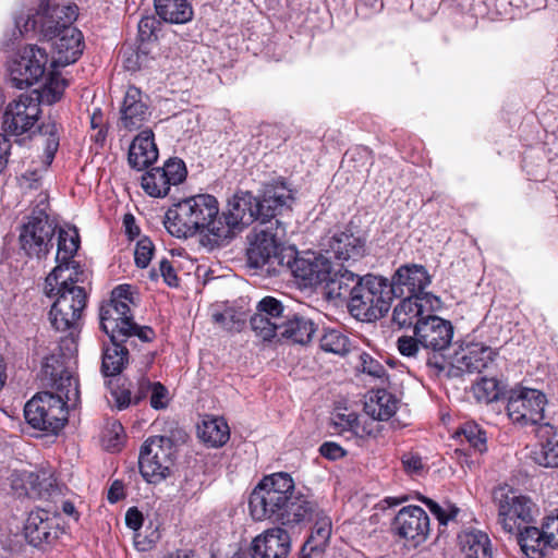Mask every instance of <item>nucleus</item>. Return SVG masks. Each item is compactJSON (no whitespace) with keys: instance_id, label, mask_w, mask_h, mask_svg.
Masks as SVG:
<instances>
[{"instance_id":"774afa93","label":"nucleus","mask_w":558,"mask_h":558,"mask_svg":"<svg viewBox=\"0 0 558 558\" xmlns=\"http://www.w3.org/2000/svg\"><path fill=\"white\" fill-rule=\"evenodd\" d=\"M124 497L123 485L121 482L116 481L112 483L108 492V500L114 504Z\"/></svg>"},{"instance_id":"2eb2a0df","label":"nucleus","mask_w":558,"mask_h":558,"mask_svg":"<svg viewBox=\"0 0 558 558\" xmlns=\"http://www.w3.org/2000/svg\"><path fill=\"white\" fill-rule=\"evenodd\" d=\"M332 263L322 254L307 252L299 256L289 248V257L284 263L283 271L290 272L305 288L325 283L329 278Z\"/></svg>"},{"instance_id":"1a4fd4ad","label":"nucleus","mask_w":558,"mask_h":558,"mask_svg":"<svg viewBox=\"0 0 558 558\" xmlns=\"http://www.w3.org/2000/svg\"><path fill=\"white\" fill-rule=\"evenodd\" d=\"M493 500L498 508V523L506 532L514 534L533 521L534 504L530 498L518 495L512 488H495Z\"/></svg>"},{"instance_id":"bb28decb","label":"nucleus","mask_w":558,"mask_h":558,"mask_svg":"<svg viewBox=\"0 0 558 558\" xmlns=\"http://www.w3.org/2000/svg\"><path fill=\"white\" fill-rule=\"evenodd\" d=\"M397 290V296L403 294L401 287H407L410 295H424V289L430 283V277L421 265H403L398 268L389 282Z\"/></svg>"},{"instance_id":"338daca9","label":"nucleus","mask_w":558,"mask_h":558,"mask_svg":"<svg viewBox=\"0 0 558 558\" xmlns=\"http://www.w3.org/2000/svg\"><path fill=\"white\" fill-rule=\"evenodd\" d=\"M335 425L342 429H354L357 426V416L355 414H337Z\"/></svg>"},{"instance_id":"6e6552de","label":"nucleus","mask_w":558,"mask_h":558,"mask_svg":"<svg viewBox=\"0 0 558 558\" xmlns=\"http://www.w3.org/2000/svg\"><path fill=\"white\" fill-rule=\"evenodd\" d=\"M258 197L247 191L235 193L217 223L219 227L216 232L222 236V244L228 243L244 227L258 221Z\"/></svg>"},{"instance_id":"412c9836","label":"nucleus","mask_w":558,"mask_h":558,"mask_svg":"<svg viewBox=\"0 0 558 558\" xmlns=\"http://www.w3.org/2000/svg\"><path fill=\"white\" fill-rule=\"evenodd\" d=\"M434 303L439 299L433 294L409 295L403 299L393 310L392 320L400 328L414 327L418 319H425L426 315L434 310Z\"/></svg>"},{"instance_id":"680f3d73","label":"nucleus","mask_w":558,"mask_h":558,"mask_svg":"<svg viewBox=\"0 0 558 558\" xmlns=\"http://www.w3.org/2000/svg\"><path fill=\"white\" fill-rule=\"evenodd\" d=\"M319 452L323 457L332 461L344 457L347 453L340 445L333 441L324 442L319 448Z\"/></svg>"},{"instance_id":"f257e3e1","label":"nucleus","mask_w":558,"mask_h":558,"mask_svg":"<svg viewBox=\"0 0 558 558\" xmlns=\"http://www.w3.org/2000/svg\"><path fill=\"white\" fill-rule=\"evenodd\" d=\"M40 376L43 385L56 393L35 395L26 402L24 416L33 428L56 434L68 422V408L80 401L78 381L56 355L45 359Z\"/></svg>"},{"instance_id":"58836bf2","label":"nucleus","mask_w":558,"mask_h":558,"mask_svg":"<svg viewBox=\"0 0 558 558\" xmlns=\"http://www.w3.org/2000/svg\"><path fill=\"white\" fill-rule=\"evenodd\" d=\"M493 362V351L489 348H476L469 351L460 360L459 369L468 373H482Z\"/></svg>"},{"instance_id":"4468645a","label":"nucleus","mask_w":558,"mask_h":558,"mask_svg":"<svg viewBox=\"0 0 558 558\" xmlns=\"http://www.w3.org/2000/svg\"><path fill=\"white\" fill-rule=\"evenodd\" d=\"M546 396L526 387L511 389L508 396L507 413L509 418L520 426L538 425L544 418Z\"/></svg>"},{"instance_id":"13d9d810","label":"nucleus","mask_w":558,"mask_h":558,"mask_svg":"<svg viewBox=\"0 0 558 558\" xmlns=\"http://www.w3.org/2000/svg\"><path fill=\"white\" fill-rule=\"evenodd\" d=\"M420 345L416 336H402L397 341L399 352L407 357H416L420 352Z\"/></svg>"},{"instance_id":"37998d69","label":"nucleus","mask_w":558,"mask_h":558,"mask_svg":"<svg viewBox=\"0 0 558 558\" xmlns=\"http://www.w3.org/2000/svg\"><path fill=\"white\" fill-rule=\"evenodd\" d=\"M66 81L62 78L58 73L51 71L48 73L43 93L39 97L43 101L53 104L61 99Z\"/></svg>"},{"instance_id":"603ef678","label":"nucleus","mask_w":558,"mask_h":558,"mask_svg":"<svg viewBox=\"0 0 558 558\" xmlns=\"http://www.w3.org/2000/svg\"><path fill=\"white\" fill-rule=\"evenodd\" d=\"M160 169L165 171L171 185H178L185 180L186 168L180 159H169Z\"/></svg>"},{"instance_id":"a878e982","label":"nucleus","mask_w":558,"mask_h":558,"mask_svg":"<svg viewBox=\"0 0 558 558\" xmlns=\"http://www.w3.org/2000/svg\"><path fill=\"white\" fill-rule=\"evenodd\" d=\"M120 113V124L129 131L140 129L147 120L148 107L143 101L142 92L137 87L128 88Z\"/></svg>"},{"instance_id":"4be33fe9","label":"nucleus","mask_w":558,"mask_h":558,"mask_svg":"<svg viewBox=\"0 0 558 558\" xmlns=\"http://www.w3.org/2000/svg\"><path fill=\"white\" fill-rule=\"evenodd\" d=\"M252 558H287L291 550V538L282 527L266 530L256 536L251 546Z\"/></svg>"},{"instance_id":"9d476101","label":"nucleus","mask_w":558,"mask_h":558,"mask_svg":"<svg viewBox=\"0 0 558 558\" xmlns=\"http://www.w3.org/2000/svg\"><path fill=\"white\" fill-rule=\"evenodd\" d=\"M173 442L165 436L146 439L138 457L140 472L149 483H159L170 474L173 464Z\"/></svg>"},{"instance_id":"c9c22d12","label":"nucleus","mask_w":558,"mask_h":558,"mask_svg":"<svg viewBox=\"0 0 558 558\" xmlns=\"http://www.w3.org/2000/svg\"><path fill=\"white\" fill-rule=\"evenodd\" d=\"M459 544L466 558H492L490 541L482 531H464Z\"/></svg>"},{"instance_id":"393cba45","label":"nucleus","mask_w":558,"mask_h":558,"mask_svg":"<svg viewBox=\"0 0 558 558\" xmlns=\"http://www.w3.org/2000/svg\"><path fill=\"white\" fill-rule=\"evenodd\" d=\"M84 271L80 265L72 259L57 262V266L46 277L44 292L47 296H52L57 289H70L78 287L76 283L84 282Z\"/></svg>"},{"instance_id":"bf43d9fd","label":"nucleus","mask_w":558,"mask_h":558,"mask_svg":"<svg viewBox=\"0 0 558 558\" xmlns=\"http://www.w3.org/2000/svg\"><path fill=\"white\" fill-rule=\"evenodd\" d=\"M111 396L118 410H124L133 404L134 395L130 388L120 386L111 391Z\"/></svg>"},{"instance_id":"a18cd8bd","label":"nucleus","mask_w":558,"mask_h":558,"mask_svg":"<svg viewBox=\"0 0 558 558\" xmlns=\"http://www.w3.org/2000/svg\"><path fill=\"white\" fill-rule=\"evenodd\" d=\"M459 434L465 438L475 451L480 453L486 451V433L476 423H464Z\"/></svg>"},{"instance_id":"9b49d317","label":"nucleus","mask_w":558,"mask_h":558,"mask_svg":"<svg viewBox=\"0 0 558 558\" xmlns=\"http://www.w3.org/2000/svg\"><path fill=\"white\" fill-rule=\"evenodd\" d=\"M51 298H56L49 312V319L53 328L59 331L70 330L73 336L80 327V320L86 306V292L82 287L54 290Z\"/></svg>"},{"instance_id":"4c0bfd02","label":"nucleus","mask_w":558,"mask_h":558,"mask_svg":"<svg viewBox=\"0 0 558 558\" xmlns=\"http://www.w3.org/2000/svg\"><path fill=\"white\" fill-rule=\"evenodd\" d=\"M141 185L151 197H165L170 190V182L159 167L153 168L142 175Z\"/></svg>"},{"instance_id":"72a5a7b5","label":"nucleus","mask_w":558,"mask_h":558,"mask_svg":"<svg viewBox=\"0 0 558 558\" xmlns=\"http://www.w3.org/2000/svg\"><path fill=\"white\" fill-rule=\"evenodd\" d=\"M102 353L101 372L105 376L120 374L129 362V350L123 344L128 340H110Z\"/></svg>"},{"instance_id":"09e8293b","label":"nucleus","mask_w":558,"mask_h":558,"mask_svg":"<svg viewBox=\"0 0 558 558\" xmlns=\"http://www.w3.org/2000/svg\"><path fill=\"white\" fill-rule=\"evenodd\" d=\"M25 486H29V495H36L43 497L52 487V482L47 473H27L25 476Z\"/></svg>"},{"instance_id":"473e14b6","label":"nucleus","mask_w":558,"mask_h":558,"mask_svg":"<svg viewBox=\"0 0 558 558\" xmlns=\"http://www.w3.org/2000/svg\"><path fill=\"white\" fill-rule=\"evenodd\" d=\"M291 198L283 189L266 190L263 197L258 198V223H270L278 220L276 217Z\"/></svg>"},{"instance_id":"c85d7f7f","label":"nucleus","mask_w":558,"mask_h":558,"mask_svg":"<svg viewBox=\"0 0 558 558\" xmlns=\"http://www.w3.org/2000/svg\"><path fill=\"white\" fill-rule=\"evenodd\" d=\"M536 436L541 440V447L533 452L534 462L544 468H557L558 440L556 439V427L549 423L539 424Z\"/></svg>"},{"instance_id":"f3484780","label":"nucleus","mask_w":558,"mask_h":558,"mask_svg":"<svg viewBox=\"0 0 558 558\" xmlns=\"http://www.w3.org/2000/svg\"><path fill=\"white\" fill-rule=\"evenodd\" d=\"M414 336L424 349L442 352L451 344L453 327L449 320L427 314L425 319L415 323Z\"/></svg>"},{"instance_id":"de8ad7c7","label":"nucleus","mask_w":558,"mask_h":558,"mask_svg":"<svg viewBox=\"0 0 558 558\" xmlns=\"http://www.w3.org/2000/svg\"><path fill=\"white\" fill-rule=\"evenodd\" d=\"M257 313L265 314L266 317L277 324H282L288 314H284V306L280 301L272 296H266L257 304Z\"/></svg>"},{"instance_id":"e2e57ef3","label":"nucleus","mask_w":558,"mask_h":558,"mask_svg":"<svg viewBox=\"0 0 558 558\" xmlns=\"http://www.w3.org/2000/svg\"><path fill=\"white\" fill-rule=\"evenodd\" d=\"M159 272L162 276L165 282L169 287L178 286V277H177L175 270L169 260L162 259L159 263Z\"/></svg>"},{"instance_id":"ddd939ff","label":"nucleus","mask_w":558,"mask_h":558,"mask_svg":"<svg viewBox=\"0 0 558 558\" xmlns=\"http://www.w3.org/2000/svg\"><path fill=\"white\" fill-rule=\"evenodd\" d=\"M48 60L45 48L33 45L23 47L9 63L10 82L19 89L29 87L45 75Z\"/></svg>"},{"instance_id":"f03ea898","label":"nucleus","mask_w":558,"mask_h":558,"mask_svg":"<svg viewBox=\"0 0 558 558\" xmlns=\"http://www.w3.org/2000/svg\"><path fill=\"white\" fill-rule=\"evenodd\" d=\"M248 507L255 521L288 526L303 523L305 513L313 511L311 499L296 492L293 478L283 472L264 476L251 493Z\"/></svg>"},{"instance_id":"0eeeda50","label":"nucleus","mask_w":558,"mask_h":558,"mask_svg":"<svg viewBox=\"0 0 558 558\" xmlns=\"http://www.w3.org/2000/svg\"><path fill=\"white\" fill-rule=\"evenodd\" d=\"M100 326L110 340H129L137 337L144 342L150 341L154 330L150 327H141L133 322L128 302L109 301L100 307Z\"/></svg>"},{"instance_id":"7c9ffc66","label":"nucleus","mask_w":558,"mask_h":558,"mask_svg":"<svg viewBox=\"0 0 558 558\" xmlns=\"http://www.w3.org/2000/svg\"><path fill=\"white\" fill-rule=\"evenodd\" d=\"M316 327L314 323L299 314L288 315L280 326V338L287 339L292 343L306 344L308 343Z\"/></svg>"},{"instance_id":"5fc2aeb1","label":"nucleus","mask_w":558,"mask_h":558,"mask_svg":"<svg viewBox=\"0 0 558 558\" xmlns=\"http://www.w3.org/2000/svg\"><path fill=\"white\" fill-rule=\"evenodd\" d=\"M154 244L148 238L141 239L135 247V264L140 268H146L154 254Z\"/></svg>"},{"instance_id":"6e6d98bb","label":"nucleus","mask_w":558,"mask_h":558,"mask_svg":"<svg viewBox=\"0 0 558 558\" xmlns=\"http://www.w3.org/2000/svg\"><path fill=\"white\" fill-rule=\"evenodd\" d=\"M161 23L155 16H145L138 22V37L142 41L157 39Z\"/></svg>"},{"instance_id":"3c124183","label":"nucleus","mask_w":558,"mask_h":558,"mask_svg":"<svg viewBox=\"0 0 558 558\" xmlns=\"http://www.w3.org/2000/svg\"><path fill=\"white\" fill-rule=\"evenodd\" d=\"M360 364L356 366L362 373L367 374L376 379L384 380L386 377V368L368 353L362 352L359 356Z\"/></svg>"},{"instance_id":"f704fd0d","label":"nucleus","mask_w":558,"mask_h":558,"mask_svg":"<svg viewBox=\"0 0 558 558\" xmlns=\"http://www.w3.org/2000/svg\"><path fill=\"white\" fill-rule=\"evenodd\" d=\"M160 19L172 24H184L193 19V9L187 0H155Z\"/></svg>"},{"instance_id":"2f4dec72","label":"nucleus","mask_w":558,"mask_h":558,"mask_svg":"<svg viewBox=\"0 0 558 558\" xmlns=\"http://www.w3.org/2000/svg\"><path fill=\"white\" fill-rule=\"evenodd\" d=\"M398 400L385 389L373 392L364 403V411L374 420L387 421L397 411Z\"/></svg>"},{"instance_id":"864d4df0","label":"nucleus","mask_w":558,"mask_h":558,"mask_svg":"<svg viewBox=\"0 0 558 558\" xmlns=\"http://www.w3.org/2000/svg\"><path fill=\"white\" fill-rule=\"evenodd\" d=\"M430 512L437 518L440 524H447L448 521L453 520L459 513V508L453 505H448L447 508H442L437 502L429 498H423Z\"/></svg>"},{"instance_id":"0e129e2a","label":"nucleus","mask_w":558,"mask_h":558,"mask_svg":"<svg viewBox=\"0 0 558 558\" xmlns=\"http://www.w3.org/2000/svg\"><path fill=\"white\" fill-rule=\"evenodd\" d=\"M153 389V383L146 378H141L137 383V390L133 393V404L140 403L146 398L147 393Z\"/></svg>"},{"instance_id":"aec40b11","label":"nucleus","mask_w":558,"mask_h":558,"mask_svg":"<svg viewBox=\"0 0 558 558\" xmlns=\"http://www.w3.org/2000/svg\"><path fill=\"white\" fill-rule=\"evenodd\" d=\"M62 533L56 519L50 518L49 512L43 509L32 511L24 526L25 538L34 547L50 545Z\"/></svg>"},{"instance_id":"8fccbe9b","label":"nucleus","mask_w":558,"mask_h":558,"mask_svg":"<svg viewBox=\"0 0 558 558\" xmlns=\"http://www.w3.org/2000/svg\"><path fill=\"white\" fill-rule=\"evenodd\" d=\"M213 319L216 324L229 331H240L245 323L242 315L231 308H228L222 313H215L213 315Z\"/></svg>"},{"instance_id":"49530a36","label":"nucleus","mask_w":558,"mask_h":558,"mask_svg":"<svg viewBox=\"0 0 558 558\" xmlns=\"http://www.w3.org/2000/svg\"><path fill=\"white\" fill-rule=\"evenodd\" d=\"M473 392L480 402L489 403L498 399L500 388L495 378L483 377L473 386Z\"/></svg>"},{"instance_id":"f8f14e48","label":"nucleus","mask_w":558,"mask_h":558,"mask_svg":"<svg viewBox=\"0 0 558 558\" xmlns=\"http://www.w3.org/2000/svg\"><path fill=\"white\" fill-rule=\"evenodd\" d=\"M56 225L44 208H34L20 230L19 243L28 257L41 258L49 252Z\"/></svg>"},{"instance_id":"a19ab883","label":"nucleus","mask_w":558,"mask_h":558,"mask_svg":"<svg viewBox=\"0 0 558 558\" xmlns=\"http://www.w3.org/2000/svg\"><path fill=\"white\" fill-rule=\"evenodd\" d=\"M80 246V236L75 228L64 230L60 229L58 233V251L56 260L64 262L74 257Z\"/></svg>"},{"instance_id":"7ed1b4c3","label":"nucleus","mask_w":558,"mask_h":558,"mask_svg":"<svg viewBox=\"0 0 558 558\" xmlns=\"http://www.w3.org/2000/svg\"><path fill=\"white\" fill-rule=\"evenodd\" d=\"M220 222L218 201L209 194L186 197L170 207L165 216V227L177 238L204 234L211 247L222 245V236L216 232Z\"/></svg>"},{"instance_id":"cd10ccee","label":"nucleus","mask_w":558,"mask_h":558,"mask_svg":"<svg viewBox=\"0 0 558 558\" xmlns=\"http://www.w3.org/2000/svg\"><path fill=\"white\" fill-rule=\"evenodd\" d=\"M158 158V149L155 144L151 130L142 131L131 143L129 148V165L138 171L148 168Z\"/></svg>"},{"instance_id":"4d7b16f0","label":"nucleus","mask_w":558,"mask_h":558,"mask_svg":"<svg viewBox=\"0 0 558 558\" xmlns=\"http://www.w3.org/2000/svg\"><path fill=\"white\" fill-rule=\"evenodd\" d=\"M404 471L410 475H421L424 471L422 458L414 452H405L401 458Z\"/></svg>"},{"instance_id":"dca6fc26","label":"nucleus","mask_w":558,"mask_h":558,"mask_svg":"<svg viewBox=\"0 0 558 558\" xmlns=\"http://www.w3.org/2000/svg\"><path fill=\"white\" fill-rule=\"evenodd\" d=\"M39 113V96L21 95L8 105L3 114V129L9 134L22 135L32 130Z\"/></svg>"},{"instance_id":"e433bc0d","label":"nucleus","mask_w":558,"mask_h":558,"mask_svg":"<svg viewBox=\"0 0 558 558\" xmlns=\"http://www.w3.org/2000/svg\"><path fill=\"white\" fill-rule=\"evenodd\" d=\"M198 436L210 447L223 446L230 437V429L222 417H209L198 426Z\"/></svg>"},{"instance_id":"052dcab7","label":"nucleus","mask_w":558,"mask_h":558,"mask_svg":"<svg viewBox=\"0 0 558 558\" xmlns=\"http://www.w3.org/2000/svg\"><path fill=\"white\" fill-rule=\"evenodd\" d=\"M168 390L160 383H153V389L150 395V405L154 409H163L167 407Z\"/></svg>"},{"instance_id":"a211bd4d","label":"nucleus","mask_w":558,"mask_h":558,"mask_svg":"<svg viewBox=\"0 0 558 558\" xmlns=\"http://www.w3.org/2000/svg\"><path fill=\"white\" fill-rule=\"evenodd\" d=\"M392 531L412 546H417L428 535L429 518L421 507H403L393 519Z\"/></svg>"},{"instance_id":"5701e85b","label":"nucleus","mask_w":558,"mask_h":558,"mask_svg":"<svg viewBox=\"0 0 558 558\" xmlns=\"http://www.w3.org/2000/svg\"><path fill=\"white\" fill-rule=\"evenodd\" d=\"M313 511H307L304 515V522L314 521V526L311 535L302 547L303 557L307 558L311 553L324 551L331 536L332 524L331 519L318 507V505L311 500Z\"/></svg>"},{"instance_id":"c03bdc74","label":"nucleus","mask_w":558,"mask_h":558,"mask_svg":"<svg viewBox=\"0 0 558 558\" xmlns=\"http://www.w3.org/2000/svg\"><path fill=\"white\" fill-rule=\"evenodd\" d=\"M39 132L43 136H46L44 162L46 169L52 162L59 147L58 128L54 122H47L39 128Z\"/></svg>"},{"instance_id":"ea45409f","label":"nucleus","mask_w":558,"mask_h":558,"mask_svg":"<svg viewBox=\"0 0 558 558\" xmlns=\"http://www.w3.org/2000/svg\"><path fill=\"white\" fill-rule=\"evenodd\" d=\"M319 345L323 351L339 356L347 355L351 350V342L349 338L340 330L336 329L325 330L320 337Z\"/></svg>"},{"instance_id":"423d86ee","label":"nucleus","mask_w":558,"mask_h":558,"mask_svg":"<svg viewBox=\"0 0 558 558\" xmlns=\"http://www.w3.org/2000/svg\"><path fill=\"white\" fill-rule=\"evenodd\" d=\"M395 298L397 290L390 286L388 279L367 274L362 277L354 295L350 298L348 308L356 319L373 322L388 313Z\"/></svg>"},{"instance_id":"c756f323","label":"nucleus","mask_w":558,"mask_h":558,"mask_svg":"<svg viewBox=\"0 0 558 558\" xmlns=\"http://www.w3.org/2000/svg\"><path fill=\"white\" fill-rule=\"evenodd\" d=\"M330 251L339 260H357L365 254V241L350 231L335 234L329 243Z\"/></svg>"},{"instance_id":"20e7f679","label":"nucleus","mask_w":558,"mask_h":558,"mask_svg":"<svg viewBox=\"0 0 558 558\" xmlns=\"http://www.w3.org/2000/svg\"><path fill=\"white\" fill-rule=\"evenodd\" d=\"M52 11H40L29 16L25 23L26 31L39 29L44 37L51 43L53 49L52 65L74 63L83 52V35L72 23L77 16V7L68 3Z\"/></svg>"},{"instance_id":"69168bd1","label":"nucleus","mask_w":558,"mask_h":558,"mask_svg":"<svg viewBox=\"0 0 558 558\" xmlns=\"http://www.w3.org/2000/svg\"><path fill=\"white\" fill-rule=\"evenodd\" d=\"M126 525L136 531L143 524V514L136 508H130L125 514Z\"/></svg>"},{"instance_id":"b1692460","label":"nucleus","mask_w":558,"mask_h":558,"mask_svg":"<svg viewBox=\"0 0 558 558\" xmlns=\"http://www.w3.org/2000/svg\"><path fill=\"white\" fill-rule=\"evenodd\" d=\"M361 281V276L343 265H331L329 278L325 281L326 295L330 300L341 299L349 302Z\"/></svg>"},{"instance_id":"6ab92c4d","label":"nucleus","mask_w":558,"mask_h":558,"mask_svg":"<svg viewBox=\"0 0 558 558\" xmlns=\"http://www.w3.org/2000/svg\"><path fill=\"white\" fill-rule=\"evenodd\" d=\"M549 522H554V518L548 517L542 530L524 525V527L515 532L518 534V544L527 558H545L548 553H554L556 547L555 534L548 532Z\"/></svg>"},{"instance_id":"79ce46f5","label":"nucleus","mask_w":558,"mask_h":558,"mask_svg":"<svg viewBox=\"0 0 558 558\" xmlns=\"http://www.w3.org/2000/svg\"><path fill=\"white\" fill-rule=\"evenodd\" d=\"M251 328L257 337L264 341H269L280 336V326L265 316V314L255 313L250 319Z\"/></svg>"},{"instance_id":"39448f33","label":"nucleus","mask_w":558,"mask_h":558,"mask_svg":"<svg viewBox=\"0 0 558 558\" xmlns=\"http://www.w3.org/2000/svg\"><path fill=\"white\" fill-rule=\"evenodd\" d=\"M286 238V226L280 221L258 223L247 236V262L251 267L259 268L268 275H281L289 257V248L280 247Z\"/></svg>"}]
</instances>
